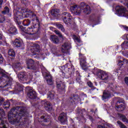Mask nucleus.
<instances>
[{"label":"nucleus","instance_id":"obj_15","mask_svg":"<svg viewBox=\"0 0 128 128\" xmlns=\"http://www.w3.org/2000/svg\"><path fill=\"white\" fill-rule=\"evenodd\" d=\"M28 96L30 98L34 100V98H35L36 97V93L35 91L31 90L28 92Z\"/></svg>","mask_w":128,"mask_h":128},{"label":"nucleus","instance_id":"obj_29","mask_svg":"<svg viewBox=\"0 0 128 128\" xmlns=\"http://www.w3.org/2000/svg\"><path fill=\"white\" fill-rule=\"evenodd\" d=\"M54 32H55L56 34H58V36H60V38H62V40H64V38H66V37H64V36H62V33H60V31L58 30H54Z\"/></svg>","mask_w":128,"mask_h":128},{"label":"nucleus","instance_id":"obj_21","mask_svg":"<svg viewBox=\"0 0 128 128\" xmlns=\"http://www.w3.org/2000/svg\"><path fill=\"white\" fill-rule=\"evenodd\" d=\"M50 116L48 115L42 116L40 118V120L39 122H48V120H50Z\"/></svg>","mask_w":128,"mask_h":128},{"label":"nucleus","instance_id":"obj_31","mask_svg":"<svg viewBox=\"0 0 128 128\" xmlns=\"http://www.w3.org/2000/svg\"><path fill=\"white\" fill-rule=\"evenodd\" d=\"M2 12L4 14H9V12H10V8H8V6H6L4 8V10L2 11Z\"/></svg>","mask_w":128,"mask_h":128},{"label":"nucleus","instance_id":"obj_12","mask_svg":"<svg viewBox=\"0 0 128 128\" xmlns=\"http://www.w3.org/2000/svg\"><path fill=\"white\" fill-rule=\"evenodd\" d=\"M110 98V92L108 90H104L102 96V100H108V98Z\"/></svg>","mask_w":128,"mask_h":128},{"label":"nucleus","instance_id":"obj_25","mask_svg":"<svg viewBox=\"0 0 128 128\" xmlns=\"http://www.w3.org/2000/svg\"><path fill=\"white\" fill-rule=\"evenodd\" d=\"M8 54L10 56H12V58H14L16 56V52H14V50L12 49H10L8 51Z\"/></svg>","mask_w":128,"mask_h":128},{"label":"nucleus","instance_id":"obj_13","mask_svg":"<svg viewBox=\"0 0 128 128\" xmlns=\"http://www.w3.org/2000/svg\"><path fill=\"white\" fill-rule=\"evenodd\" d=\"M12 44H14V46H16L17 48H20L22 44V41L20 39H16L14 42L12 41Z\"/></svg>","mask_w":128,"mask_h":128},{"label":"nucleus","instance_id":"obj_53","mask_svg":"<svg viewBox=\"0 0 128 128\" xmlns=\"http://www.w3.org/2000/svg\"><path fill=\"white\" fill-rule=\"evenodd\" d=\"M26 12H30V10H28Z\"/></svg>","mask_w":128,"mask_h":128},{"label":"nucleus","instance_id":"obj_10","mask_svg":"<svg viewBox=\"0 0 128 128\" xmlns=\"http://www.w3.org/2000/svg\"><path fill=\"white\" fill-rule=\"evenodd\" d=\"M27 68L28 70H36V66H34V60L30 59L26 62Z\"/></svg>","mask_w":128,"mask_h":128},{"label":"nucleus","instance_id":"obj_3","mask_svg":"<svg viewBox=\"0 0 128 128\" xmlns=\"http://www.w3.org/2000/svg\"><path fill=\"white\" fill-rule=\"evenodd\" d=\"M20 28L22 32H24L25 34H36L38 32V29L34 28V26L29 27L26 29L22 26H20Z\"/></svg>","mask_w":128,"mask_h":128},{"label":"nucleus","instance_id":"obj_33","mask_svg":"<svg viewBox=\"0 0 128 128\" xmlns=\"http://www.w3.org/2000/svg\"><path fill=\"white\" fill-rule=\"evenodd\" d=\"M117 124L119 125L120 128H126V126L124 124H122L120 121H118Z\"/></svg>","mask_w":128,"mask_h":128},{"label":"nucleus","instance_id":"obj_28","mask_svg":"<svg viewBox=\"0 0 128 128\" xmlns=\"http://www.w3.org/2000/svg\"><path fill=\"white\" fill-rule=\"evenodd\" d=\"M52 16H58V10L57 9H54L52 10Z\"/></svg>","mask_w":128,"mask_h":128},{"label":"nucleus","instance_id":"obj_48","mask_svg":"<svg viewBox=\"0 0 128 128\" xmlns=\"http://www.w3.org/2000/svg\"><path fill=\"white\" fill-rule=\"evenodd\" d=\"M2 35L0 33V40H2Z\"/></svg>","mask_w":128,"mask_h":128},{"label":"nucleus","instance_id":"obj_35","mask_svg":"<svg viewBox=\"0 0 128 128\" xmlns=\"http://www.w3.org/2000/svg\"><path fill=\"white\" fill-rule=\"evenodd\" d=\"M4 20H6V18L4 16L0 14V23L2 24V22H4Z\"/></svg>","mask_w":128,"mask_h":128},{"label":"nucleus","instance_id":"obj_45","mask_svg":"<svg viewBox=\"0 0 128 128\" xmlns=\"http://www.w3.org/2000/svg\"><path fill=\"white\" fill-rule=\"evenodd\" d=\"M60 30H61L62 32H66V30L64 28V26Z\"/></svg>","mask_w":128,"mask_h":128},{"label":"nucleus","instance_id":"obj_9","mask_svg":"<svg viewBox=\"0 0 128 128\" xmlns=\"http://www.w3.org/2000/svg\"><path fill=\"white\" fill-rule=\"evenodd\" d=\"M58 120L62 124H64L68 121V116L66 113H61L58 116Z\"/></svg>","mask_w":128,"mask_h":128},{"label":"nucleus","instance_id":"obj_50","mask_svg":"<svg viewBox=\"0 0 128 128\" xmlns=\"http://www.w3.org/2000/svg\"><path fill=\"white\" fill-rule=\"evenodd\" d=\"M124 29L126 30H128V27H125L124 28Z\"/></svg>","mask_w":128,"mask_h":128},{"label":"nucleus","instance_id":"obj_5","mask_svg":"<svg viewBox=\"0 0 128 128\" xmlns=\"http://www.w3.org/2000/svg\"><path fill=\"white\" fill-rule=\"evenodd\" d=\"M62 16H65L63 18L64 22L67 24H70V22H72V16L68 12H65L62 13Z\"/></svg>","mask_w":128,"mask_h":128},{"label":"nucleus","instance_id":"obj_8","mask_svg":"<svg viewBox=\"0 0 128 128\" xmlns=\"http://www.w3.org/2000/svg\"><path fill=\"white\" fill-rule=\"evenodd\" d=\"M124 101H118L116 104V108L118 112H122L124 110Z\"/></svg>","mask_w":128,"mask_h":128},{"label":"nucleus","instance_id":"obj_34","mask_svg":"<svg viewBox=\"0 0 128 128\" xmlns=\"http://www.w3.org/2000/svg\"><path fill=\"white\" fill-rule=\"evenodd\" d=\"M20 63H16L12 64V67L14 68H20Z\"/></svg>","mask_w":128,"mask_h":128},{"label":"nucleus","instance_id":"obj_24","mask_svg":"<svg viewBox=\"0 0 128 128\" xmlns=\"http://www.w3.org/2000/svg\"><path fill=\"white\" fill-rule=\"evenodd\" d=\"M68 50V43H64L63 45H62V51L63 52H66Z\"/></svg>","mask_w":128,"mask_h":128},{"label":"nucleus","instance_id":"obj_32","mask_svg":"<svg viewBox=\"0 0 128 128\" xmlns=\"http://www.w3.org/2000/svg\"><path fill=\"white\" fill-rule=\"evenodd\" d=\"M6 76V72L0 68V78L2 76Z\"/></svg>","mask_w":128,"mask_h":128},{"label":"nucleus","instance_id":"obj_55","mask_svg":"<svg viewBox=\"0 0 128 128\" xmlns=\"http://www.w3.org/2000/svg\"><path fill=\"white\" fill-rule=\"evenodd\" d=\"M32 16H36V14H33Z\"/></svg>","mask_w":128,"mask_h":128},{"label":"nucleus","instance_id":"obj_54","mask_svg":"<svg viewBox=\"0 0 128 128\" xmlns=\"http://www.w3.org/2000/svg\"><path fill=\"white\" fill-rule=\"evenodd\" d=\"M126 38L128 40V34L126 36Z\"/></svg>","mask_w":128,"mask_h":128},{"label":"nucleus","instance_id":"obj_23","mask_svg":"<svg viewBox=\"0 0 128 128\" xmlns=\"http://www.w3.org/2000/svg\"><path fill=\"white\" fill-rule=\"evenodd\" d=\"M26 74H24V72H21L18 75V78L20 82H22L24 80H26Z\"/></svg>","mask_w":128,"mask_h":128},{"label":"nucleus","instance_id":"obj_22","mask_svg":"<svg viewBox=\"0 0 128 128\" xmlns=\"http://www.w3.org/2000/svg\"><path fill=\"white\" fill-rule=\"evenodd\" d=\"M124 64H128V60L124 58H121L120 60H118V66H124Z\"/></svg>","mask_w":128,"mask_h":128},{"label":"nucleus","instance_id":"obj_56","mask_svg":"<svg viewBox=\"0 0 128 128\" xmlns=\"http://www.w3.org/2000/svg\"><path fill=\"white\" fill-rule=\"evenodd\" d=\"M74 37H76V36H75V35H74Z\"/></svg>","mask_w":128,"mask_h":128},{"label":"nucleus","instance_id":"obj_26","mask_svg":"<svg viewBox=\"0 0 128 128\" xmlns=\"http://www.w3.org/2000/svg\"><path fill=\"white\" fill-rule=\"evenodd\" d=\"M22 24L24 26H30V20L28 19L25 20L23 21Z\"/></svg>","mask_w":128,"mask_h":128},{"label":"nucleus","instance_id":"obj_14","mask_svg":"<svg viewBox=\"0 0 128 128\" xmlns=\"http://www.w3.org/2000/svg\"><path fill=\"white\" fill-rule=\"evenodd\" d=\"M119 12L121 14V15L122 16H128V12L126 10V9L124 7L120 8Z\"/></svg>","mask_w":128,"mask_h":128},{"label":"nucleus","instance_id":"obj_18","mask_svg":"<svg viewBox=\"0 0 128 128\" xmlns=\"http://www.w3.org/2000/svg\"><path fill=\"white\" fill-rule=\"evenodd\" d=\"M14 18L17 20H22V13L20 12V11H17L14 15Z\"/></svg>","mask_w":128,"mask_h":128},{"label":"nucleus","instance_id":"obj_47","mask_svg":"<svg viewBox=\"0 0 128 128\" xmlns=\"http://www.w3.org/2000/svg\"><path fill=\"white\" fill-rule=\"evenodd\" d=\"M27 78H32V76H30H30H27Z\"/></svg>","mask_w":128,"mask_h":128},{"label":"nucleus","instance_id":"obj_6","mask_svg":"<svg viewBox=\"0 0 128 128\" xmlns=\"http://www.w3.org/2000/svg\"><path fill=\"white\" fill-rule=\"evenodd\" d=\"M97 76L99 78L102 80H108V75L104 72H100L97 73Z\"/></svg>","mask_w":128,"mask_h":128},{"label":"nucleus","instance_id":"obj_52","mask_svg":"<svg viewBox=\"0 0 128 128\" xmlns=\"http://www.w3.org/2000/svg\"><path fill=\"white\" fill-rule=\"evenodd\" d=\"M1 44H2V41H0V46H1Z\"/></svg>","mask_w":128,"mask_h":128},{"label":"nucleus","instance_id":"obj_38","mask_svg":"<svg viewBox=\"0 0 128 128\" xmlns=\"http://www.w3.org/2000/svg\"><path fill=\"white\" fill-rule=\"evenodd\" d=\"M6 114L4 113V110L2 109L0 110V116H4Z\"/></svg>","mask_w":128,"mask_h":128},{"label":"nucleus","instance_id":"obj_2","mask_svg":"<svg viewBox=\"0 0 128 128\" xmlns=\"http://www.w3.org/2000/svg\"><path fill=\"white\" fill-rule=\"evenodd\" d=\"M70 10L74 12L76 14H80L82 12L85 14H90L92 10L90 7L86 4V3L82 2L80 4L79 6L73 4L70 6Z\"/></svg>","mask_w":128,"mask_h":128},{"label":"nucleus","instance_id":"obj_41","mask_svg":"<svg viewBox=\"0 0 128 128\" xmlns=\"http://www.w3.org/2000/svg\"><path fill=\"white\" fill-rule=\"evenodd\" d=\"M56 28H59L60 30L61 28L64 26H62V24H56Z\"/></svg>","mask_w":128,"mask_h":128},{"label":"nucleus","instance_id":"obj_30","mask_svg":"<svg viewBox=\"0 0 128 128\" xmlns=\"http://www.w3.org/2000/svg\"><path fill=\"white\" fill-rule=\"evenodd\" d=\"M120 118L124 122H128V118H126V116L120 114Z\"/></svg>","mask_w":128,"mask_h":128},{"label":"nucleus","instance_id":"obj_46","mask_svg":"<svg viewBox=\"0 0 128 128\" xmlns=\"http://www.w3.org/2000/svg\"><path fill=\"white\" fill-rule=\"evenodd\" d=\"M2 2H4V0H0V8H2Z\"/></svg>","mask_w":128,"mask_h":128},{"label":"nucleus","instance_id":"obj_19","mask_svg":"<svg viewBox=\"0 0 128 128\" xmlns=\"http://www.w3.org/2000/svg\"><path fill=\"white\" fill-rule=\"evenodd\" d=\"M50 40L54 44H58V42H60L58 38L56 35H52L50 36Z\"/></svg>","mask_w":128,"mask_h":128},{"label":"nucleus","instance_id":"obj_7","mask_svg":"<svg viewBox=\"0 0 128 128\" xmlns=\"http://www.w3.org/2000/svg\"><path fill=\"white\" fill-rule=\"evenodd\" d=\"M32 46L31 52L34 54H38V53L40 52V45L38 44H32Z\"/></svg>","mask_w":128,"mask_h":128},{"label":"nucleus","instance_id":"obj_17","mask_svg":"<svg viewBox=\"0 0 128 128\" xmlns=\"http://www.w3.org/2000/svg\"><path fill=\"white\" fill-rule=\"evenodd\" d=\"M8 34H18V30L16 27L12 26L8 30Z\"/></svg>","mask_w":128,"mask_h":128},{"label":"nucleus","instance_id":"obj_20","mask_svg":"<svg viewBox=\"0 0 128 128\" xmlns=\"http://www.w3.org/2000/svg\"><path fill=\"white\" fill-rule=\"evenodd\" d=\"M57 87L59 90H64L66 88V84L62 82H56Z\"/></svg>","mask_w":128,"mask_h":128},{"label":"nucleus","instance_id":"obj_36","mask_svg":"<svg viewBox=\"0 0 128 128\" xmlns=\"http://www.w3.org/2000/svg\"><path fill=\"white\" fill-rule=\"evenodd\" d=\"M48 97L50 98L51 100H54V95L52 92H49L48 94Z\"/></svg>","mask_w":128,"mask_h":128},{"label":"nucleus","instance_id":"obj_11","mask_svg":"<svg viewBox=\"0 0 128 128\" xmlns=\"http://www.w3.org/2000/svg\"><path fill=\"white\" fill-rule=\"evenodd\" d=\"M42 104H44V106L46 110H52V107L50 102L48 101H42Z\"/></svg>","mask_w":128,"mask_h":128},{"label":"nucleus","instance_id":"obj_42","mask_svg":"<svg viewBox=\"0 0 128 128\" xmlns=\"http://www.w3.org/2000/svg\"><path fill=\"white\" fill-rule=\"evenodd\" d=\"M28 0H21V2L22 4H28Z\"/></svg>","mask_w":128,"mask_h":128},{"label":"nucleus","instance_id":"obj_43","mask_svg":"<svg viewBox=\"0 0 128 128\" xmlns=\"http://www.w3.org/2000/svg\"><path fill=\"white\" fill-rule=\"evenodd\" d=\"M4 98H2L1 97H0V106H2V102H4Z\"/></svg>","mask_w":128,"mask_h":128},{"label":"nucleus","instance_id":"obj_39","mask_svg":"<svg viewBox=\"0 0 128 128\" xmlns=\"http://www.w3.org/2000/svg\"><path fill=\"white\" fill-rule=\"evenodd\" d=\"M88 86H90V88H94V85L91 82H88Z\"/></svg>","mask_w":128,"mask_h":128},{"label":"nucleus","instance_id":"obj_37","mask_svg":"<svg viewBox=\"0 0 128 128\" xmlns=\"http://www.w3.org/2000/svg\"><path fill=\"white\" fill-rule=\"evenodd\" d=\"M116 88V86H114L112 84H110V86H109V88H111L113 92H114Z\"/></svg>","mask_w":128,"mask_h":128},{"label":"nucleus","instance_id":"obj_4","mask_svg":"<svg viewBox=\"0 0 128 128\" xmlns=\"http://www.w3.org/2000/svg\"><path fill=\"white\" fill-rule=\"evenodd\" d=\"M79 60H80V65L82 70H86V57L84 54H79Z\"/></svg>","mask_w":128,"mask_h":128},{"label":"nucleus","instance_id":"obj_44","mask_svg":"<svg viewBox=\"0 0 128 128\" xmlns=\"http://www.w3.org/2000/svg\"><path fill=\"white\" fill-rule=\"evenodd\" d=\"M4 58H2V54H0V62H2Z\"/></svg>","mask_w":128,"mask_h":128},{"label":"nucleus","instance_id":"obj_49","mask_svg":"<svg viewBox=\"0 0 128 128\" xmlns=\"http://www.w3.org/2000/svg\"><path fill=\"white\" fill-rule=\"evenodd\" d=\"M124 44H126V43H123V44H121V46H122V48H124Z\"/></svg>","mask_w":128,"mask_h":128},{"label":"nucleus","instance_id":"obj_27","mask_svg":"<svg viewBox=\"0 0 128 128\" xmlns=\"http://www.w3.org/2000/svg\"><path fill=\"white\" fill-rule=\"evenodd\" d=\"M97 128H110V126L108 124H102L98 125Z\"/></svg>","mask_w":128,"mask_h":128},{"label":"nucleus","instance_id":"obj_16","mask_svg":"<svg viewBox=\"0 0 128 128\" xmlns=\"http://www.w3.org/2000/svg\"><path fill=\"white\" fill-rule=\"evenodd\" d=\"M46 80L49 86H52L54 84V82L52 81V75L48 74L46 76Z\"/></svg>","mask_w":128,"mask_h":128},{"label":"nucleus","instance_id":"obj_40","mask_svg":"<svg viewBox=\"0 0 128 128\" xmlns=\"http://www.w3.org/2000/svg\"><path fill=\"white\" fill-rule=\"evenodd\" d=\"M4 106H6L5 108H10V102L7 101L6 102H4Z\"/></svg>","mask_w":128,"mask_h":128},{"label":"nucleus","instance_id":"obj_51","mask_svg":"<svg viewBox=\"0 0 128 128\" xmlns=\"http://www.w3.org/2000/svg\"><path fill=\"white\" fill-rule=\"evenodd\" d=\"M126 46H128V42H126Z\"/></svg>","mask_w":128,"mask_h":128},{"label":"nucleus","instance_id":"obj_1","mask_svg":"<svg viewBox=\"0 0 128 128\" xmlns=\"http://www.w3.org/2000/svg\"><path fill=\"white\" fill-rule=\"evenodd\" d=\"M24 116V108L18 106L11 109L8 113V120L12 124L19 122L22 116Z\"/></svg>","mask_w":128,"mask_h":128}]
</instances>
